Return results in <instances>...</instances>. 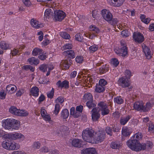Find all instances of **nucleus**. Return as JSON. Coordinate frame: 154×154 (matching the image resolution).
<instances>
[{
    "label": "nucleus",
    "instance_id": "obj_1",
    "mask_svg": "<svg viewBox=\"0 0 154 154\" xmlns=\"http://www.w3.org/2000/svg\"><path fill=\"white\" fill-rule=\"evenodd\" d=\"M2 122V126L5 129L9 130L12 131L13 129L18 130L20 127L18 121L13 119H8L3 120Z\"/></svg>",
    "mask_w": 154,
    "mask_h": 154
},
{
    "label": "nucleus",
    "instance_id": "obj_2",
    "mask_svg": "<svg viewBox=\"0 0 154 154\" xmlns=\"http://www.w3.org/2000/svg\"><path fill=\"white\" fill-rule=\"evenodd\" d=\"M94 131L90 128H86L83 130L82 137L85 141L91 143H94Z\"/></svg>",
    "mask_w": 154,
    "mask_h": 154
},
{
    "label": "nucleus",
    "instance_id": "obj_3",
    "mask_svg": "<svg viewBox=\"0 0 154 154\" xmlns=\"http://www.w3.org/2000/svg\"><path fill=\"white\" fill-rule=\"evenodd\" d=\"M120 46L119 48H116L115 50L116 53L119 55L125 57L128 54V48L125 41L121 40L120 42Z\"/></svg>",
    "mask_w": 154,
    "mask_h": 154
},
{
    "label": "nucleus",
    "instance_id": "obj_4",
    "mask_svg": "<svg viewBox=\"0 0 154 154\" xmlns=\"http://www.w3.org/2000/svg\"><path fill=\"white\" fill-rule=\"evenodd\" d=\"M106 137L105 132L104 130L100 129L96 131L94 134V143H100L104 140Z\"/></svg>",
    "mask_w": 154,
    "mask_h": 154
},
{
    "label": "nucleus",
    "instance_id": "obj_5",
    "mask_svg": "<svg viewBox=\"0 0 154 154\" xmlns=\"http://www.w3.org/2000/svg\"><path fill=\"white\" fill-rule=\"evenodd\" d=\"M89 32L88 33H85L84 35L86 37H89L90 39L94 38L100 32L99 29L95 25H91L89 28Z\"/></svg>",
    "mask_w": 154,
    "mask_h": 154
},
{
    "label": "nucleus",
    "instance_id": "obj_6",
    "mask_svg": "<svg viewBox=\"0 0 154 154\" xmlns=\"http://www.w3.org/2000/svg\"><path fill=\"white\" fill-rule=\"evenodd\" d=\"M127 144L128 146L132 150L136 151H140V143L139 141H137L136 140L132 139L128 141Z\"/></svg>",
    "mask_w": 154,
    "mask_h": 154
},
{
    "label": "nucleus",
    "instance_id": "obj_7",
    "mask_svg": "<svg viewBox=\"0 0 154 154\" xmlns=\"http://www.w3.org/2000/svg\"><path fill=\"white\" fill-rule=\"evenodd\" d=\"M6 137L9 140H23L25 138V137L23 135L18 133L8 134L6 135Z\"/></svg>",
    "mask_w": 154,
    "mask_h": 154
},
{
    "label": "nucleus",
    "instance_id": "obj_8",
    "mask_svg": "<svg viewBox=\"0 0 154 154\" xmlns=\"http://www.w3.org/2000/svg\"><path fill=\"white\" fill-rule=\"evenodd\" d=\"M119 85L122 88L128 87L130 85L129 80L126 77H122L119 79L118 81Z\"/></svg>",
    "mask_w": 154,
    "mask_h": 154
},
{
    "label": "nucleus",
    "instance_id": "obj_9",
    "mask_svg": "<svg viewBox=\"0 0 154 154\" xmlns=\"http://www.w3.org/2000/svg\"><path fill=\"white\" fill-rule=\"evenodd\" d=\"M54 18L55 21H61L66 17L65 13L60 10H56L54 12Z\"/></svg>",
    "mask_w": 154,
    "mask_h": 154
},
{
    "label": "nucleus",
    "instance_id": "obj_10",
    "mask_svg": "<svg viewBox=\"0 0 154 154\" xmlns=\"http://www.w3.org/2000/svg\"><path fill=\"white\" fill-rule=\"evenodd\" d=\"M98 108L101 111V114L104 116L108 114L109 112V110L106 103L100 102L98 104Z\"/></svg>",
    "mask_w": 154,
    "mask_h": 154
},
{
    "label": "nucleus",
    "instance_id": "obj_11",
    "mask_svg": "<svg viewBox=\"0 0 154 154\" xmlns=\"http://www.w3.org/2000/svg\"><path fill=\"white\" fill-rule=\"evenodd\" d=\"M101 12L103 18L107 22H109L113 17L112 14L110 11L108 10L103 9Z\"/></svg>",
    "mask_w": 154,
    "mask_h": 154
},
{
    "label": "nucleus",
    "instance_id": "obj_12",
    "mask_svg": "<svg viewBox=\"0 0 154 154\" xmlns=\"http://www.w3.org/2000/svg\"><path fill=\"white\" fill-rule=\"evenodd\" d=\"M133 37L135 42L138 43H141L144 40L143 35L139 32H134L133 34Z\"/></svg>",
    "mask_w": 154,
    "mask_h": 154
},
{
    "label": "nucleus",
    "instance_id": "obj_13",
    "mask_svg": "<svg viewBox=\"0 0 154 154\" xmlns=\"http://www.w3.org/2000/svg\"><path fill=\"white\" fill-rule=\"evenodd\" d=\"M56 85L58 88L62 89L64 88L65 89H68L69 88V82L66 80L63 82L59 80L56 83Z\"/></svg>",
    "mask_w": 154,
    "mask_h": 154
},
{
    "label": "nucleus",
    "instance_id": "obj_14",
    "mask_svg": "<svg viewBox=\"0 0 154 154\" xmlns=\"http://www.w3.org/2000/svg\"><path fill=\"white\" fill-rule=\"evenodd\" d=\"M92 119L93 121H96L100 117V114L98 109L96 108L93 109L91 111Z\"/></svg>",
    "mask_w": 154,
    "mask_h": 154
},
{
    "label": "nucleus",
    "instance_id": "obj_15",
    "mask_svg": "<svg viewBox=\"0 0 154 154\" xmlns=\"http://www.w3.org/2000/svg\"><path fill=\"white\" fill-rule=\"evenodd\" d=\"M153 143L150 141H147L146 143L140 144V151L141 150H144L145 149H149L152 148Z\"/></svg>",
    "mask_w": 154,
    "mask_h": 154
},
{
    "label": "nucleus",
    "instance_id": "obj_16",
    "mask_svg": "<svg viewBox=\"0 0 154 154\" xmlns=\"http://www.w3.org/2000/svg\"><path fill=\"white\" fill-rule=\"evenodd\" d=\"M71 61L70 60H62L60 64L61 67L63 69H67L71 65Z\"/></svg>",
    "mask_w": 154,
    "mask_h": 154
},
{
    "label": "nucleus",
    "instance_id": "obj_17",
    "mask_svg": "<svg viewBox=\"0 0 154 154\" xmlns=\"http://www.w3.org/2000/svg\"><path fill=\"white\" fill-rule=\"evenodd\" d=\"M82 140L79 139H74L72 141V145L75 147L80 148L83 146Z\"/></svg>",
    "mask_w": 154,
    "mask_h": 154
},
{
    "label": "nucleus",
    "instance_id": "obj_18",
    "mask_svg": "<svg viewBox=\"0 0 154 154\" xmlns=\"http://www.w3.org/2000/svg\"><path fill=\"white\" fill-rule=\"evenodd\" d=\"M30 24L32 27L36 29L42 27L43 26V25L42 23H39L38 21L34 18L31 20Z\"/></svg>",
    "mask_w": 154,
    "mask_h": 154
},
{
    "label": "nucleus",
    "instance_id": "obj_19",
    "mask_svg": "<svg viewBox=\"0 0 154 154\" xmlns=\"http://www.w3.org/2000/svg\"><path fill=\"white\" fill-rule=\"evenodd\" d=\"M82 154H97L95 148H86L82 150Z\"/></svg>",
    "mask_w": 154,
    "mask_h": 154
},
{
    "label": "nucleus",
    "instance_id": "obj_20",
    "mask_svg": "<svg viewBox=\"0 0 154 154\" xmlns=\"http://www.w3.org/2000/svg\"><path fill=\"white\" fill-rule=\"evenodd\" d=\"M122 134L125 137L129 136L132 133L131 129L126 127H123L122 129Z\"/></svg>",
    "mask_w": 154,
    "mask_h": 154
},
{
    "label": "nucleus",
    "instance_id": "obj_21",
    "mask_svg": "<svg viewBox=\"0 0 154 154\" xmlns=\"http://www.w3.org/2000/svg\"><path fill=\"white\" fill-rule=\"evenodd\" d=\"M7 92L11 94L15 92L17 90L16 86L14 85L10 84L7 86L6 88Z\"/></svg>",
    "mask_w": 154,
    "mask_h": 154
},
{
    "label": "nucleus",
    "instance_id": "obj_22",
    "mask_svg": "<svg viewBox=\"0 0 154 154\" xmlns=\"http://www.w3.org/2000/svg\"><path fill=\"white\" fill-rule=\"evenodd\" d=\"M27 61L29 62V64L31 65H37L40 62L39 60L35 57H32L29 58L27 60Z\"/></svg>",
    "mask_w": 154,
    "mask_h": 154
},
{
    "label": "nucleus",
    "instance_id": "obj_23",
    "mask_svg": "<svg viewBox=\"0 0 154 154\" xmlns=\"http://www.w3.org/2000/svg\"><path fill=\"white\" fill-rule=\"evenodd\" d=\"M143 103L142 102L137 101L134 104V108L138 111L143 110Z\"/></svg>",
    "mask_w": 154,
    "mask_h": 154
},
{
    "label": "nucleus",
    "instance_id": "obj_24",
    "mask_svg": "<svg viewBox=\"0 0 154 154\" xmlns=\"http://www.w3.org/2000/svg\"><path fill=\"white\" fill-rule=\"evenodd\" d=\"M131 118V116L130 115H128L125 116L121 117L120 121V124L122 125H125L130 119Z\"/></svg>",
    "mask_w": 154,
    "mask_h": 154
},
{
    "label": "nucleus",
    "instance_id": "obj_25",
    "mask_svg": "<svg viewBox=\"0 0 154 154\" xmlns=\"http://www.w3.org/2000/svg\"><path fill=\"white\" fill-rule=\"evenodd\" d=\"M142 47L143 52L146 57H151V51L150 49L145 44L142 45Z\"/></svg>",
    "mask_w": 154,
    "mask_h": 154
},
{
    "label": "nucleus",
    "instance_id": "obj_26",
    "mask_svg": "<svg viewBox=\"0 0 154 154\" xmlns=\"http://www.w3.org/2000/svg\"><path fill=\"white\" fill-rule=\"evenodd\" d=\"M122 145V143L120 141H115L112 143L111 144V147L113 149H119Z\"/></svg>",
    "mask_w": 154,
    "mask_h": 154
},
{
    "label": "nucleus",
    "instance_id": "obj_27",
    "mask_svg": "<svg viewBox=\"0 0 154 154\" xmlns=\"http://www.w3.org/2000/svg\"><path fill=\"white\" fill-rule=\"evenodd\" d=\"M64 54L72 59H73L75 57V54L73 51L72 50H68L63 52Z\"/></svg>",
    "mask_w": 154,
    "mask_h": 154
},
{
    "label": "nucleus",
    "instance_id": "obj_28",
    "mask_svg": "<svg viewBox=\"0 0 154 154\" xmlns=\"http://www.w3.org/2000/svg\"><path fill=\"white\" fill-rule=\"evenodd\" d=\"M19 146L18 144L14 142H10L9 150H16L19 149Z\"/></svg>",
    "mask_w": 154,
    "mask_h": 154
},
{
    "label": "nucleus",
    "instance_id": "obj_29",
    "mask_svg": "<svg viewBox=\"0 0 154 154\" xmlns=\"http://www.w3.org/2000/svg\"><path fill=\"white\" fill-rule=\"evenodd\" d=\"M39 89L37 87H33L31 90L30 92L34 96L37 97L39 95Z\"/></svg>",
    "mask_w": 154,
    "mask_h": 154
},
{
    "label": "nucleus",
    "instance_id": "obj_30",
    "mask_svg": "<svg viewBox=\"0 0 154 154\" xmlns=\"http://www.w3.org/2000/svg\"><path fill=\"white\" fill-rule=\"evenodd\" d=\"M83 99L85 101L93 100V97L92 94L90 93L87 92L85 93L83 96Z\"/></svg>",
    "mask_w": 154,
    "mask_h": 154
},
{
    "label": "nucleus",
    "instance_id": "obj_31",
    "mask_svg": "<svg viewBox=\"0 0 154 154\" xmlns=\"http://www.w3.org/2000/svg\"><path fill=\"white\" fill-rule=\"evenodd\" d=\"M53 11L50 8H49L46 9L44 13L45 18L46 17L47 18H49V17L53 16Z\"/></svg>",
    "mask_w": 154,
    "mask_h": 154
},
{
    "label": "nucleus",
    "instance_id": "obj_32",
    "mask_svg": "<svg viewBox=\"0 0 154 154\" xmlns=\"http://www.w3.org/2000/svg\"><path fill=\"white\" fill-rule=\"evenodd\" d=\"M43 51V50L38 48H36L33 49L32 55L33 56H36L38 55H39Z\"/></svg>",
    "mask_w": 154,
    "mask_h": 154
},
{
    "label": "nucleus",
    "instance_id": "obj_33",
    "mask_svg": "<svg viewBox=\"0 0 154 154\" xmlns=\"http://www.w3.org/2000/svg\"><path fill=\"white\" fill-rule=\"evenodd\" d=\"M0 48L4 50H8L10 48L9 45L4 41L0 42Z\"/></svg>",
    "mask_w": 154,
    "mask_h": 154
},
{
    "label": "nucleus",
    "instance_id": "obj_34",
    "mask_svg": "<svg viewBox=\"0 0 154 154\" xmlns=\"http://www.w3.org/2000/svg\"><path fill=\"white\" fill-rule=\"evenodd\" d=\"M142 137L143 135L140 132H138L133 135L131 137V138L136 140L137 141H139L142 139Z\"/></svg>",
    "mask_w": 154,
    "mask_h": 154
},
{
    "label": "nucleus",
    "instance_id": "obj_35",
    "mask_svg": "<svg viewBox=\"0 0 154 154\" xmlns=\"http://www.w3.org/2000/svg\"><path fill=\"white\" fill-rule=\"evenodd\" d=\"M69 116V111L67 109H64L61 112V116L63 119H66Z\"/></svg>",
    "mask_w": 154,
    "mask_h": 154
},
{
    "label": "nucleus",
    "instance_id": "obj_36",
    "mask_svg": "<svg viewBox=\"0 0 154 154\" xmlns=\"http://www.w3.org/2000/svg\"><path fill=\"white\" fill-rule=\"evenodd\" d=\"M19 109H17V108L14 106H12L9 109V111L11 113L18 116V113H19Z\"/></svg>",
    "mask_w": 154,
    "mask_h": 154
},
{
    "label": "nucleus",
    "instance_id": "obj_37",
    "mask_svg": "<svg viewBox=\"0 0 154 154\" xmlns=\"http://www.w3.org/2000/svg\"><path fill=\"white\" fill-rule=\"evenodd\" d=\"M152 104L150 102H147L145 105H143V111L146 112L148 111L152 107Z\"/></svg>",
    "mask_w": 154,
    "mask_h": 154
},
{
    "label": "nucleus",
    "instance_id": "obj_38",
    "mask_svg": "<svg viewBox=\"0 0 154 154\" xmlns=\"http://www.w3.org/2000/svg\"><path fill=\"white\" fill-rule=\"evenodd\" d=\"M105 90V88L104 87H103L99 84L96 85L95 89V91L96 92L98 93L103 92Z\"/></svg>",
    "mask_w": 154,
    "mask_h": 154
},
{
    "label": "nucleus",
    "instance_id": "obj_39",
    "mask_svg": "<svg viewBox=\"0 0 154 154\" xmlns=\"http://www.w3.org/2000/svg\"><path fill=\"white\" fill-rule=\"evenodd\" d=\"M113 100L115 103L119 104H121L124 102V100L121 96L114 98Z\"/></svg>",
    "mask_w": 154,
    "mask_h": 154
},
{
    "label": "nucleus",
    "instance_id": "obj_40",
    "mask_svg": "<svg viewBox=\"0 0 154 154\" xmlns=\"http://www.w3.org/2000/svg\"><path fill=\"white\" fill-rule=\"evenodd\" d=\"M147 126L148 127V131L151 133H154V125L153 123L149 121L147 123Z\"/></svg>",
    "mask_w": 154,
    "mask_h": 154
},
{
    "label": "nucleus",
    "instance_id": "obj_41",
    "mask_svg": "<svg viewBox=\"0 0 154 154\" xmlns=\"http://www.w3.org/2000/svg\"><path fill=\"white\" fill-rule=\"evenodd\" d=\"M48 67V65L44 63L40 65L38 68L41 71L45 72L47 71Z\"/></svg>",
    "mask_w": 154,
    "mask_h": 154
},
{
    "label": "nucleus",
    "instance_id": "obj_42",
    "mask_svg": "<svg viewBox=\"0 0 154 154\" xmlns=\"http://www.w3.org/2000/svg\"><path fill=\"white\" fill-rule=\"evenodd\" d=\"M10 142L8 140L3 141L2 144V147L5 149L9 150Z\"/></svg>",
    "mask_w": 154,
    "mask_h": 154
},
{
    "label": "nucleus",
    "instance_id": "obj_43",
    "mask_svg": "<svg viewBox=\"0 0 154 154\" xmlns=\"http://www.w3.org/2000/svg\"><path fill=\"white\" fill-rule=\"evenodd\" d=\"M86 105L89 109H91L92 108L95 107L96 105L93 102V100L88 101L86 103Z\"/></svg>",
    "mask_w": 154,
    "mask_h": 154
},
{
    "label": "nucleus",
    "instance_id": "obj_44",
    "mask_svg": "<svg viewBox=\"0 0 154 154\" xmlns=\"http://www.w3.org/2000/svg\"><path fill=\"white\" fill-rule=\"evenodd\" d=\"M111 62L112 65L113 67H116L119 64V62L116 58H114L112 59Z\"/></svg>",
    "mask_w": 154,
    "mask_h": 154
},
{
    "label": "nucleus",
    "instance_id": "obj_45",
    "mask_svg": "<svg viewBox=\"0 0 154 154\" xmlns=\"http://www.w3.org/2000/svg\"><path fill=\"white\" fill-rule=\"evenodd\" d=\"M29 114L28 112L25 110H19V113H18V116H26Z\"/></svg>",
    "mask_w": 154,
    "mask_h": 154
},
{
    "label": "nucleus",
    "instance_id": "obj_46",
    "mask_svg": "<svg viewBox=\"0 0 154 154\" xmlns=\"http://www.w3.org/2000/svg\"><path fill=\"white\" fill-rule=\"evenodd\" d=\"M98 46L97 45H94L89 48V50L91 53H94L98 49Z\"/></svg>",
    "mask_w": 154,
    "mask_h": 154
},
{
    "label": "nucleus",
    "instance_id": "obj_47",
    "mask_svg": "<svg viewBox=\"0 0 154 154\" xmlns=\"http://www.w3.org/2000/svg\"><path fill=\"white\" fill-rule=\"evenodd\" d=\"M106 65H103L99 69V71L101 74H103L108 71V69Z\"/></svg>",
    "mask_w": 154,
    "mask_h": 154
},
{
    "label": "nucleus",
    "instance_id": "obj_48",
    "mask_svg": "<svg viewBox=\"0 0 154 154\" xmlns=\"http://www.w3.org/2000/svg\"><path fill=\"white\" fill-rule=\"evenodd\" d=\"M41 146V143L38 141L34 142L32 145V147L35 149H39Z\"/></svg>",
    "mask_w": 154,
    "mask_h": 154
},
{
    "label": "nucleus",
    "instance_id": "obj_49",
    "mask_svg": "<svg viewBox=\"0 0 154 154\" xmlns=\"http://www.w3.org/2000/svg\"><path fill=\"white\" fill-rule=\"evenodd\" d=\"M20 50L19 48L18 49V48H14L13 50L11 51V54L12 55V56H15L16 55H18V54L20 53Z\"/></svg>",
    "mask_w": 154,
    "mask_h": 154
},
{
    "label": "nucleus",
    "instance_id": "obj_50",
    "mask_svg": "<svg viewBox=\"0 0 154 154\" xmlns=\"http://www.w3.org/2000/svg\"><path fill=\"white\" fill-rule=\"evenodd\" d=\"M60 106L58 104H56L55 106L54 110V113L57 115L59 112L60 110Z\"/></svg>",
    "mask_w": 154,
    "mask_h": 154
},
{
    "label": "nucleus",
    "instance_id": "obj_51",
    "mask_svg": "<svg viewBox=\"0 0 154 154\" xmlns=\"http://www.w3.org/2000/svg\"><path fill=\"white\" fill-rule=\"evenodd\" d=\"M38 58L41 60H43L46 59L47 56L46 54L44 52H42L38 56Z\"/></svg>",
    "mask_w": 154,
    "mask_h": 154
},
{
    "label": "nucleus",
    "instance_id": "obj_52",
    "mask_svg": "<svg viewBox=\"0 0 154 154\" xmlns=\"http://www.w3.org/2000/svg\"><path fill=\"white\" fill-rule=\"evenodd\" d=\"M49 151V148L48 147L45 146H43L40 149V152L44 153L48 152Z\"/></svg>",
    "mask_w": 154,
    "mask_h": 154
},
{
    "label": "nucleus",
    "instance_id": "obj_53",
    "mask_svg": "<svg viewBox=\"0 0 154 154\" xmlns=\"http://www.w3.org/2000/svg\"><path fill=\"white\" fill-rule=\"evenodd\" d=\"M60 35L62 38L65 39H69L70 38V35L65 32H62Z\"/></svg>",
    "mask_w": 154,
    "mask_h": 154
},
{
    "label": "nucleus",
    "instance_id": "obj_54",
    "mask_svg": "<svg viewBox=\"0 0 154 154\" xmlns=\"http://www.w3.org/2000/svg\"><path fill=\"white\" fill-rule=\"evenodd\" d=\"M72 45L71 44L67 43L63 46L62 48L64 50L70 49H72Z\"/></svg>",
    "mask_w": 154,
    "mask_h": 154
},
{
    "label": "nucleus",
    "instance_id": "obj_55",
    "mask_svg": "<svg viewBox=\"0 0 154 154\" xmlns=\"http://www.w3.org/2000/svg\"><path fill=\"white\" fill-rule=\"evenodd\" d=\"M108 22L112 25L114 26L117 23L118 21L116 18H113L112 17L110 20L109 21V22Z\"/></svg>",
    "mask_w": 154,
    "mask_h": 154
},
{
    "label": "nucleus",
    "instance_id": "obj_56",
    "mask_svg": "<svg viewBox=\"0 0 154 154\" xmlns=\"http://www.w3.org/2000/svg\"><path fill=\"white\" fill-rule=\"evenodd\" d=\"M75 61L78 63H82L83 61V57L81 56H78L75 58Z\"/></svg>",
    "mask_w": 154,
    "mask_h": 154
},
{
    "label": "nucleus",
    "instance_id": "obj_57",
    "mask_svg": "<svg viewBox=\"0 0 154 154\" xmlns=\"http://www.w3.org/2000/svg\"><path fill=\"white\" fill-rule=\"evenodd\" d=\"M54 89L52 88L51 91L47 93V96L48 98H52L54 95Z\"/></svg>",
    "mask_w": 154,
    "mask_h": 154
},
{
    "label": "nucleus",
    "instance_id": "obj_58",
    "mask_svg": "<svg viewBox=\"0 0 154 154\" xmlns=\"http://www.w3.org/2000/svg\"><path fill=\"white\" fill-rule=\"evenodd\" d=\"M105 131L106 133L112 136V129L109 127H106L105 128Z\"/></svg>",
    "mask_w": 154,
    "mask_h": 154
},
{
    "label": "nucleus",
    "instance_id": "obj_59",
    "mask_svg": "<svg viewBox=\"0 0 154 154\" xmlns=\"http://www.w3.org/2000/svg\"><path fill=\"white\" fill-rule=\"evenodd\" d=\"M75 39L79 42H82L83 40L82 36L80 33H78L75 35Z\"/></svg>",
    "mask_w": 154,
    "mask_h": 154
},
{
    "label": "nucleus",
    "instance_id": "obj_60",
    "mask_svg": "<svg viewBox=\"0 0 154 154\" xmlns=\"http://www.w3.org/2000/svg\"><path fill=\"white\" fill-rule=\"evenodd\" d=\"M25 92L23 89H21L18 90L16 93V95L17 97H20Z\"/></svg>",
    "mask_w": 154,
    "mask_h": 154
},
{
    "label": "nucleus",
    "instance_id": "obj_61",
    "mask_svg": "<svg viewBox=\"0 0 154 154\" xmlns=\"http://www.w3.org/2000/svg\"><path fill=\"white\" fill-rule=\"evenodd\" d=\"M107 82L106 80H105L104 79H100L99 80V84L105 87V85L107 84Z\"/></svg>",
    "mask_w": 154,
    "mask_h": 154
},
{
    "label": "nucleus",
    "instance_id": "obj_62",
    "mask_svg": "<svg viewBox=\"0 0 154 154\" xmlns=\"http://www.w3.org/2000/svg\"><path fill=\"white\" fill-rule=\"evenodd\" d=\"M45 99V97L44 95L42 94L39 97L38 99V104H40Z\"/></svg>",
    "mask_w": 154,
    "mask_h": 154
},
{
    "label": "nucleus",
    "instance_id": "obj_63",
    "mask_svg": "<svg viewBox=\"0 0 154 154\" xmlns=\"http://www.w3.org/2000/svg\"><path fill=\"white\" fill-rule=\"evenodd\" d=\"M43 119L45 121L48 122H49L51 120V118L50 116L48 115H45L44 116H42Z\"/></svg>",
    "mask_w": 154,
    "mask_h": 154
},
{
    "label": "nucleus",
    "instance_id": "obj_64",
    "mask_svg": "<svg viewBox=\"0 0 154 154\" xmlns=\"http://www.w3.org/2000/svg\"><path fill=\"white\" fill-rule=\"evenodd\" d=\"M56 101L62 103L64 102V98L62 97H59L56 99Z\"/></svg>",
    "mask_w": 154,
    "mask_h": 154
}]
</instances>
